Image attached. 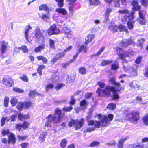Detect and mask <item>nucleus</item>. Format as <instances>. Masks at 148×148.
<instances>
[{"mask_svg": "<svg viewBox=\"0 0 148 148\" xmlns=\"http://www.w3.org/2000/svg\"><path fill=\"white\" fill-rule=\"evenodd\" d=\"M109 81L112 84L116 86V87L117 88L116 91H119L123 89V88L121 87L120 84L119 82L115 81L114 78H111L110 79ZM111 91L113 93L112 97L113 99H117L119 98V96L115 92L116 90L113 87L109 86H106V89L104 90L99 88H98L96 90L97 93L99 94V95L100 96L109 95H110Z\"/></svg>", "mask_w": 148, "mask_h": 148, "instance_id": "f257e3e1", "label": "nucleus"}, {"mask_svg": "<svg viewBox=\"0 0 148 148\" xmlns=\"http://www.w3.org/2000/svg\"><path fill=\"white\" fill-rule=\"evenodd\" d=\"M55 113L56 114H49L46 118V122L45 124V129L46 127L49 128L51 127V124L52 122L56 123L60 122L61 119V111L59 108H56Z\"/></svg>", "mask_w": 148, "mask_h": 148, "instance_id": "f03ea898", "label": "nucleus"}, {"mask_svg": "<svg viewBox=\"0 0 148 148\" xmlns=\"http://www.w3.org/2000/svg\"><path fill=\"white\" fill-rule=\"evenodd\" d=\"M116 51L118 55L119 56V58L123 60V70L125 71H128V67L125 64V63L127 64V61L125 59V58L126 57L131 56L134 54V53L131 50H129L128 51H126L119 47L117 48Z\"/></svg>", "mask_w": 148, "mask_h": 148, "instance_id": "7ed1b4c3", "label": "nucleus"}, {"mask_svg": "<svg viewBox=\"0 0 148 148\" xmlns=\"http://www.w3.org/2000/svg\"><path fill=\"white\" fill-rule=\"evenodd\" d=\"M97 116L100 120L102 126H106L109 125L110 123V121H112L114 117L113 115L111 114H109L108 117L104 115L103 116L101 114H97Z\"/></svg>", "mask_w": 148, "mask_h": 148, "instance_id": "20e7f679", "label": "nucleus"}, {"mask_svg": "<svg viewBox=\"0 0 148 148\" xmlns=\"http://www.w3.org/2000/svg\"><path fill=\"white\" fill-rule=\"evenodd\" d=\"M126 117V119L129 120L131 122L137 121L139 119V112L135 111L128 112Z\"/></svg>", "mask_w": 148, "mask_h": 148, "instance_id": "39448f33", "label": "nucleus"}, {"mask_svg": "<svg viewBox=\"0 0 148 148\" xmlns=\"http://www.w3.org/2000/svg\"><path fill=\"white\" fill-rule=\"evenodd\" d=\"M84 122V119L83 118L81 119L80 120H74L72 119L69 122L68 125L69 127L72 126L75 127L76 130L80 129L83 125Z\"/></svg>", "mask_w": 148, "mask_h": 148, "instance_id": "423d86ee", "label": "nucleus"}, {"mask_svg": "<svg viewBox=\"0 0 148 148\" xmlns=\"http://www.w3.org/2000/svg\"><path fill=\"white\" fill-rule=\"evenodd\" d=\"M146 13L145 11H139V18L137 19V21L141 25H145L146 22L145 16Z\"/></svg>", "mask_w": 148, "mask_h": 148, "instance_id": "0eeeda50", "label": "nucleus"}, {"mask_svg": "<svg viewBox=\"0 0 148 148\" xmlns=\"http://www.w3.org/2000/svg\"><path fill=\"white\" fill-rule=\"evenodd\" d=\"M48 34L49 35L58 34L60 33V30L58 28L56 27V25L53 24L48 30Z\"/></svg>", "mask_w": 148, "mask_h": 148, "instance_id": "6e6552de", "label": "nucleus"}, {"mask_svg": "<svg viewBox=\"0 0 148 148\" xmlns=\"http://www.w3.org/2000/svg\"><path fill=\"white\" fill-rule=\"evenodd\" d=\"M34 34V36L36 39H39L43 38L42 33L38 27H37L35 29Z\"/></svg>", "mask_w": 148, "mask_h": 148, "instance_id": "1a4fd4ad", "label": "nucleus"}, {"mask_svg": "<svg viewBox=\"0 0 148 148\" xmlns=\"http://www.w3.org/2000/svg\"><path fill=\"white\" fill-rule=\"evenodd\" d=\"M129 86L132 88L137 90H139L140 87L139 83L136 80L130 82Z\"/></svg>", "mask_w": 148, "mask_h": 148, "instance_id": "9d476101", "label": "nucleus"}, {"mask_svg": "<svg viewBox=\"0 0 148 148\" xmlns=\"http://www.w3.org/2000/svg\"><path fill=\"white\" fill-rule=\"evenodd\" d=\"M8 46V43L7 42L4 41H3L2 42L1 49V51L2 53H5Z\"/></svg>", "mask_w": 148, "mask_h": 148, "instance_id": "9b49d317", "label": "nucleus"}, {"mask_svg": "<svg viewBox=\"0 0 148 148\" xmlns=\"http://www.w3.org/2000/svg\"><path fill=\"white\" fill-rule=\"evenodd\" d=\"M133 42L131 39H125L121 42V45L123 47H125L130 45L132 44Z\"/></svg>", "mask_w": 148, "mask_h": 148, "instance_id": "f8f14e48", "label": "nucleus"}, {"mask_svg": "<svg viewBox=\"0 0 148 148\" xmlns=\"http://www.w3.org/2000/svg\"><path fill=\"white\" fill-rule=\"evenodd\" d=\"M29 126V123L27 121H24L23 125L18 124L16 125V128L17 129L20 130L21 128L23 129L27 128Z\"/></svg>", "mask_w": 148, "mask_h": 148, "instance_id": "ddd939ff", "label": "nucleus"}, {"mask_svg": "<svg viewBox=\"0 0 148 148\" xmlns=\"http://www.w3.org/2000/svg\"><path fill=\"white\" fill-rule=\"evenodd\" d=\"M8 142L9 143H14L15 142V136L12 133H9L8 134Z\"/></svg>", "mask_w": 148, "mask_h": 148, "instance_id": "4468645a", "label": "nucleus"}, {"mask_svg": "<svg viewBox=\"0 0 148 148\" xmlns=\"http://www.w3.org/2000/svg\"><path fill=\"white\" fill-rule=\"evenodd\" d=\"M95 36L93 35L89 34L85 38V44L86 45L88 44L89 42H91L92 40L94 38Z\"/></svg>", "mask_w": 148, "mask_h": 148, "instance_id": "2eb2a0df", "label": "nucleus"}, {"mask_svg": "<svg viewBox=\"0 0 148 148\" xmlns=\"http://www.w3.org/2000/svg\"><path fill=\"white\" fill-rule=\"evenodd\" d=\"M112 9L110 8H108L106 9L105 13V18L106 21L109 20V14L112 12Z\"/></svg>", "mask_w": 148, "mask_h": 148, "instance_id": "dca6fc26", "label": "nucleus"}, {"mask_svg": "<svg viewBox=\"0 0 148 148\" xmlns=\"http://www.w3.org/2000/svg\"><path fill=\"white\" fill-rule=\"evenodd\" d=\"M4 83L8 87H11L13 84V82L12 78H9L8 79H5L4 80Z\"/></svg>", "mask_w": 148, "mask_h": 148, "instance_id": "f3484780", "label": "nucleus"}, {"mask_svg": "<svg viewBox=\"0 0 148 148\" xmlns=\"http://www.w3.org/2000/svg\"><path fill=\"white\" fill-rule=\"evenodd\" d=\"M126 138L120 139L118 141L117 146L118 148H123V143L127 140Z\"/></svg>", "mask_w": 148, "mask_h": 148, "instance_id": "a211bd4d", "label": "nucleus"}, {"mask_svg": "<svg viewBox=\"0 0 148 148\" xmlns=\"http://www.w3.org/2000/svg\"><path fill=\"white\" fill-rule=\"evenodd\" d=\"M32 28L29 25L26 26L25 32V37L27 40L29 42V40L28 39V34L29 33V32H30V31H32Z\"/></svg>", "mask_w": 148, "mask_h": 148, "instance_id": "6ab92c4d", "label": "nucleus"}, {"mask_svg": "<svg viewBox=\"0 0 148 148\" xmlns=\"http://www.w3.org/2000/svg\"><path fill=\"white\" fill-rule=\"evenodd\" d=\"M131 4L133 7V9L135 10H138L140 8V6L139 5L138 2L136 1H133L132 2Z\"/></svg>", "mask_w": 148, "mask_h": 148, "instance_id": "aec40b11", "label": "nucleus"}, {"mask_svg": "<svg viewBox=\"0 0 148 148\" xmlns=\"http://www.w3.org/2000/svg\"><path fill=\"white\" fill-rule=\"evenodd\" d=\"M86 47H84L83 45H79L78 46V49L77 51V52L79 53L82 50L84 51V52L86 53Z\"/></svg>", "mask_w": 148, "mask_h": 148, "instance_id": "412c9836", "label": "nucleus"}, {"mask_svg": "<svg viewBox=\"0 0 148 148\" xmlns=\"http://www.w3.org/2000/svg\"><path fill=\"white\" fill-rule=\"evenodd\" d=\"M118 29L120 32L125 31L127 34H128L129 32L126 27L122 25L121 24L119 25Z\"/></svg>", "mask_w": 148, "mask_h": 148, "instance_id": "4be33fe9", "label": "nucleus"}, {"mask_svg": "<svg viewBox=\"0 0 148 148\" xmlns=\"http://www.w3.org/2000/svg\"><path fill=\"white\" fill-rule=\"evenodd\" d=\"M56 11L60 13H61L63 15H65L67 14V11L64 8H59L56 9Z\"/></svg>", "mask_w": 148, "mask_h": 148, "instance_id": "5701e85b", "label": "nucleus"}, {"mask_svg": "<svg viewBox=\"0 0 148 148\" xmlns=\"http://www.w3.org/2000/svg\"><path fill=\"white\" fill-rule=\"evenodd\" d=\"M108 28L112 31L113 33H114L117 31L118 28L116 25H114L109 26Z\"/></svg>", "mask_w": 148, "mask_h": 148, "instance_id": "b1692460", "label": "nucleus"}, {"mask_svg": "<svg viewBox=\"0 0 148 148\" xmlns=\"http://www.w3.org/2000/svg\"><path fill=\"white\" fill-rule=\"evenodd\" d=\"M80 106L82 109L84 110L86 108L87 104L85 100H83L80 101Z\"/></svg>", "mask_w": 148, "mask_h": 148, "instance_id": "393cba45", "label": "nucleus"}, {"mask_svg": "<svg viewBox=\"0 0 148 148\" xmlns=\"http://www.w3.org/2000/svg\"><path fill=\"white\" fill-rule=\"evenodd\" d=\"M29 118V115H23L21 113H19L18 114V118L20 120H23V119H27Z\"/></svg>", "mask_w": 148, "mask_h": 148, "instance_id": "a878e982", "label": "nucleus"}, {"mask_svg": "<svg viewBox=\"0 0 148 148\" xmlns=\"http://www.w3.org/2000/svg\"><path fill=\"white\" fill-rule=\"evenodd\" d=\"M106 2L110 3L112 1L114 2L115 5L116 7H119L120 3H119V0H105Z\"/></svg>", "mask_w": 148, "mask_h": 148, "instance_id": "bb28decb", "label": "nucleus"}, {"mask_svg": "<svg viewBox=\"0 0 148 148\" xmlns=\"http://www.w3.org/2000/svg\"><path fill=\"white\" fill-rule=\"evenodd\" d=\"M99 0H89V4L91 5H97L99 4Z\"/></svg>", "mask_w": 148, "mask_h": 148, "instance_id": "cd10ccee", "label": "nucleus"}, {"mask_svg": "<svg viewBox=\"0 0 148 148\" xmlns=\"http://www.w3.org/2000/svg\"><path fill=\"white\" fill-rule=\"evenodd\" d=\"M46 135L47 134L45 132H42L40 135L39 140L41 142H43L45 140Z\"/></svg>", "mask_w": 148, "mask_h": 148, "instance_id": "c85d7f7f", "label": "nucleus"}, {"mask_svg": "<svg viewBox=\"0 0 148 148\" xmlns=\"http://www.w3.org/2000/svg\"><path fill=\"white\" fill-rule=\"evenodd\" d=\"M67 143V140L66 139H62L60 143L61 147L62 148H64L66 147Z\"/></svg>", "mask_w": 148, "mask_h": 148, "instance_id": "c756f323", "label": "nucleus"}, {"mask_svg": "<svg viewBox=\"0 0 148 148\" xmlns=\"http://www.w3.org/2000/svg\"><path fill=\"white\" fill-rule=\"evenodd\" d=\"M54 86L53 83H49L45 87V90L46 91H49L50 90L53 89L54 88Z\"/></svg>", "mask_w": 148, "mask_h": 148, "instance_id": "7c9ffc66", "label": "nucleus"}, {"mask_svg": "<svg viewBox=\"0 0 148 148\" xmlns=\"http://www.w3.org/2000/svg\"><path fill=\"white\" fill-rule=\"evenodd\" d=\"M79 72L82 75H85L87 73V70L85 68L82 67L79 69Z\"/></svg>", "mask_w": 148, "mask_h": 148, "instance_id": "2f4dec72", "label": "nucleus"}, {"mask_svg": "<svg viewBox=\"0 0 148 148\" xmlns=\"http://www.w3.org/2000/svg\"><path fill=\"white\" fill-rule=\"evenodd\" d=\"M17 102V99L15 97H13L10 100V103L12 106H15Z\"/></svg>", "mask_w": 148, "mask_h": 148, "instance_id": "473e14b6", "label": "nucleus"}, {"mask_svg": "<svg viewBox=\"0 0 148 148\" xmlns=\"http://www.w3.org/2000/svg\"><path fill=\"white\" fill-rule=\"evenodd\" d=\"M45 45H42V46H40L36 47L34 51L36 52H39L44 49Z\"/></svg>", "mask_w": 148, "mask_h": 148, "instance_id": "72a5a7b5", "label": "nucleus"}, {"mask_svg": "<svg viewBox=\"0 0 148 148\" xmlns=\"http://www.w3.org/2000/svg\"><path fill=\"white\" fill-rule=\"evenodd\" d=\"M63 30L64 33L68 35H71L72 34V32L66 27L63 28Z\"/></svg>", "mask_w": 148, "mask_h": 148, "instance_id": "f704fd0d", "label": "nucleus"}, {"mask_svg": "<svg viewBox=\"0 0 148 148\" xmlns=\"http://www.w3.org/2000/svg\"><path fill=\"white\" fill-rule=\"evenodd\" d=\"M9 102V98L8 97L6 96L5 97L4 100V105L5 107H7L8 106Z\"/></svg>", "mask_w": 148, "mask_h": 148, "instance_id": "c9c22d12", "label": "nucleus"}, {"mask_svg": "<svg viewBox=\"0 0 148 148\" xmlns=\"http://www.w3.org/2000/svg\"><path fill=\"white\" fill-rule=\"evenodd\" d=\"M107 108L110 110H113L116 108V106L114 103H111L108 105Z\"/></svg>", "mask_w": 148, "mask_h": 148, "instance_id": "e433bc0d", "label": "nucleus"}, {"mask_svg": "<svg viewBox=\"0 0 148 148\" xmlns=\"http://www.w3.org/2000/svg\"><path fill=\"white\" fill-rule=\"evenodd\" d=\"M39 9L40 10H44L47 11L48 10L49 8L46 5L43 4L39 6Z\"/></svg>", "mask_w": 148, "mask_h": 148, "instance_id": "4c0bfd02", "label": "nucleus"}, {"mask_svg": "<svg viewBox=\"0 0 148 148\" xmlns=\"http://www.w3.org/2000/svg\"><path fill=\"white\" fill-rule=\"evenodd\" d=\"M37 58L39 60H42L43 63H46L47 62V60L46 58L43 56H38Z\"/></svg>", "mask_w": 148, "mask_h": 148, "instance_id": "58836bf2", "label": "nucleus"}, {"mask_svg": "<svg viewBox=\"0 0 148 148\" xmlns=\"http://www.w3.org/2000/svg\"><path fill=\"white\" fill-rule=\"evenodd\" d=\"M112 62V60H104L101 63V65L102 66H104L107 64H109Z\"/></svg>", "mask_w": 148, "mask_h": 148, "instance_id": "ea45409f", "label": "nucleus"}, {"mask_svg": "<svg viewBox=\"0 0 148 148\" xmlns=\"http://www.w3.org/2000/svg\"><path fill=\"white\" fill-rule=\"evenodd\" d=\"M138 45L140 46L141 47V48H142L143 47L142 45L143 44V43L145 42V40L143 38H140L138 39Z\"/></svg>", "mask_w": 148, "mask_h": 148, "instance_id": "a19ab883", "label": "nucleus"}, {"mask_svg": "<svg viewBox=\"0 0 148 148\" xmlns=\"http://www.w3.org/2000/svg\"><path fill=\"white\" fill-rule=\"evenodd\" d=\"M49 42L50 47L54 49L55 48L54 41L52 39H49Z\"/></svg>", "mask_w": 148, "mask_h": 148, "instance_id": "79ce46f5", "label": "nucleus"}, {"mask_svg": "<svg viewBox=\"0 0 148 148\" xmlns=\"http://www.w3.org/2000/svg\"><path fill=\"white\" fill-rule=\"evenodd\" d=\"M143 121L145 124L148 125V115L144 117L143 119Z\"/></svg>", "mask_w": 148, "mask_h": 148, "instance_id": "37998d69", "label": "nucleus"}, {"mask_svg": "<svg viewBox=\"0 0 148 148\" xmlns=\"http://www.w3.org/2000/svg\"><path fill=\"white\" fill-rule=\"evenodd\" d=\"M38 93L35 90H33L30 91V93L29 95V96L33 97L35 95H38Z\"/></svg>", "mask_w": 148, "mask_h": 148, "instance_id": "c03bdc74", "label": "nucleus"}, {"mask_svg": "<svg viewBox=\"0 0 148 148\" xmlns=\"http://www.w3.org/2000/svg\"><path fill=\"white\" fill-rule=\"evenodd\" d=\"M13 90L16 92L18 93H23L24 91L23 90L20 89L19 88H16L15 87H13Z\"/></svg>", "mask_w": 148, "mask_h": 148, "instance_id": "a18cd8bd", "label": "nucleus"}, {"mask_svg": "<svg viewBox=\"0 0 148 148\" xmlns=\"http://www.w3.org/2000/svg\"><path fill=\"white\" fill-rule=\"evenodd\" d=\"M24 103H18L17 106H16L17 109L20 110H21L23 108H24Z\"/></svg>", "mask_w": 148, "mask_h": 148, "instance_id": "49530a36", "label": "nucleus"}, {"mask_svg": "<svg viewBox=\"0 0 148 148\" xmlns=\"http://www.w3.org/2000/svg\"><path fill=\"white\" fill-rule=\"evenodd\" d=\"M118 12L121 14H128L129 13V10L127 9L119 10L118 11Z\"/></svg>", "mask_w": 148, "mask_h": 148, "instance_id": "de8ad7c7", "label": "nucleus"}, {"mask_svg": "<svg viewBox=\"0 0 148 148\" xmlns=\"http://www.w3.org/2000/svg\"><path fill=\"white\" fill-rule=\"evenodd\" d=\"M65 85L63 84H58L55 87V88L57 91H58L61 88L64 86Z\"/></svg>", "mask_w": 148, "mask_h": 148, "instance_id": "09e8293b", "label": "nucleus"}, {"mask_svg": "<svg viewBox=\"0 0 148 148\" xmlns=\"http://www.w3.org/2000/svg\"><path fill=\"white\" fill-rule=\"evenodd\" d=\"M19 49H21L24 53H27L28 52V49L25 46H23L19 48Z\"/></svg>", "mask_w": 148, "mask_h": 148, "instance_id": "8fccbe9b", "label": "nucleus"}, {"mask_svg": "<svg viewBox=\"0 0 148 148\" xmlns=\"http://www.w3.org/2000/svg\"><path fill=\"white\" fill-rule=\"evenodd\" d=\"M100 144V143L97 141H94L90 143L89 145L90 147H93L99 145Z\"/></svg>", "mask_w": 148, "mask_h": 148, "instance_id": "3c124183", "label": "nucleus"}, {"mask_svg": "<svg viewBox=\"0 0 148 148\" xmlns=\"http://www.w3.org/2000/svg\"><path fill=\"white\" fill-rule=\"evenodd\" d=\"M24 103V108H29L31 105L30 102H25Z\"/></svg>", "mask_w": 148, "mask_h": 148, "instance_id": "603ef678", "label": "nucleus"}, {"mask_svg": "<svg viewBox=\"0 0 148 148\" xmlns=\"http://www.w3.org/2000/svg\"><path fill=\"white\" fill-rule=\"evenodd\" d=\"M63 0H56V2H58V5L59 7H61L63 6L64 5L63 3Z\"/></svg>", "mask_w": 148, "mask_h": 148, "instance_id": "864d4df0", "label": "nucleus"}, {"mask_svg": "<svg viewBox=\"0 0 148 148\" xmlns=\"http://www.w3.org/2000/svg\"><path fill=\"white\" fill-rule=\"evenodd\" d=\"M127 27L130 29H132L134 27V26L132 22L130 21H128L127 23Z\"/></svg>", "mask_w": 148, "mask_h": 148, "instance_id": "5fc2aeb1", "label": "nucleus"}, {"mask_svg": "<svg viewBox=\"0 0 148 148\" xmlns=\"http://www.w3.org/2000/svg\"><path fill=\"white\" fill-rule=\"evenodd\" d=\"M73 109V108L72 106H70L68 107H64L62 109V110L63 111H65V112H69L70 111Z\"/></svg>", "mask_w": 148, "mask_h": 148, "instance_id": "6e6d98bb", "label": "nucleus"}, {"mask_svg": "<svg viewBox=\"0 0 148 148\" xmlns=\"http://www.w3.org/2000/svg\"><path fill=\"white\" fill-rule=\"evenodd\" d=\"M66 77H67L68 78L67 79V80L70 82L73 83L75 82V79L74 77H69V76L68 75H66Z\"/></svg>", "mask_w": 148, "mask_h": 148, "instance_id": "4d7b16f0", "label": "nucleus"}, {"mask_svg": "<svg viewBox=\"0 0 148 148\" xmlns=\"http://www.w3.org/2000/svg\"><path fill=\"white\" fill-rule=\"evenodd\" d=\"M20 78L21 79L25 82H27L28 81L27 76L25 75L20 77Z\"/></svg>", "mask_w": 148, "mask_h": 148, "instance_id": "13d9d810", "label": "nucleus"}, {"mask_svg": "<svg viewBox=\"0 0 148 148\" xmlns=\"http://www.w3.org/2000/svg\"><path fill=\"white\" fill-rule=\"evenodd\" d=\"M141 2L142 5L145 7L148 5V0H141Z\"/></svg>", "mask_w": 148, "mask_h": 148, "instance_id": "bf43d9fd", "label": "nucleus"}, {"mask_svg": "<svg viewBox=\"0 0 148 148\" xmlns=\"http://www.w3.org/2000/svg\"><path fill=\"white\" fill-rule=\"evenodd\" d=\"M7 119V117H2L1 121V125L2 126H4L6 120Z\"/></svg>", "mask_w": 148, "mask_h": 148, "instance_id": "052dcab7", "label": "nucleus"}, {"mask_svg": "<svg viewBox=\"0 0 148 148\" xmlns=\"http://www.w3.org/2000/svg\"><path fill=\"white\" fill-rule=\"evenodd\" d=\"M94 125L96 128H99L101 126V123L99 121H95Z\"/></svg>", "mask_w": 148, "mask_h": 148, "instance_id": "680f3d73", "label": "nucleus"}, {"mask_svg": "<svg viewBox=\"0 0 148 148\" xmlns=\"http://www.w3.org/2000/svg\"><path fill=\"white\" fill-rule=\"evenodd\" d=\"M10 133L9 132V130H2L1 134L3 136H5L7 135L8 136V134Z\"/></svg>", "mask_w": 148, "mask_h": 148, "instance_id": "e2e57ef3", "label": "nucleus"}, {"mask_svg": "<svg viewBox=\"0 0 148 148\" xmlns=\"http://www.w3.org/2000/svg\"><path fill=\"white\" fill-rule=\"evenodd\" d=\"M104 47H102L101 48L99 51L95 55V56H97L100 55L101 53L104 50Z\"/></svg>", "mask_w": 148, "mask_h": 148, "instance_id": "0e129e2a", "label": "nucleus"}, {"mask_svg": "<svg viewBox=\"0 0 148 148\" xmlns=\"http://www.w3.org/2000/svg\"><path fill=\"white\" fill-rule=\"evenodd\" d=\"M97 85L102 88H104L105 85V84L104 83L100 82H98Z\"/></svg>", "mask_w": 148, "mask_h": 148, "instance_id": "69168bd1", "label": "nucleus"}, {"mask_svg": "<svg viewBox=\"0 0 148 148\" xmlns=\"http://www.w3.org/2000/svg\"><path fill=\"white\" fill-rule=\"evenodd\" d=\"M142 59V57H138L136 60L135 61V62L137 64H138L140 63Z\"/></svg>", "mask_w": 148, "mask_h": 148, "instance_id": "338daca9", "label": "nucleus"}, {"mask_svg": "<svg viewBox=\"0 0 148 148\" xmlns=\"http://www.w3.org/2000/svg\"><path fill=\"white\" fill-rule=\"evenodd\" d=\"M119 68L118 65L113 64L111 65V68L113 70H117Z\"/></svg>", "mask_w": 148, "mask_h": 148, "instance_id": "774afa93", "label": "nucleus"}]
</instances>
